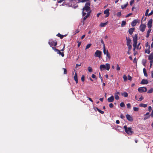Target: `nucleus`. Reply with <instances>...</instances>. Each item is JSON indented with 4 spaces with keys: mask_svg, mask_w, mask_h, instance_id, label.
Masks as SVG:
<instances>
[{
    "mask_svg": "<svg viewBox=\"0 0 153 153\" xmlns=\"http://www.w3.org/2000/svg\"><path fill=\"white\" fill-rule=\"evenodd\" d=\"M48 43L51 46L53 45L55 46L57 45V42L56 41H53L52 40H50Z\"/></svg>",
    "mask_w": 153,
    "mask_h": 153,
    "instance_id": "0eeeda50",
    "label": "nucleus"
},
{
    "mask_svg": "<svg viewBox=\"0 0 153 153\" xmlns=\"http://www.w3.org/2000/svg\"><path fill=\"white\" fill-rule=\"evenodd\" d=\"M133 41L134 42L133 44V46L134 47L133 50L134 51L136 48L137 43V34H135V35L134 36H133Z\"/></svg>",
    "mask_w": 153,
    "mask_h": 153,
    "instance_id": "7ed1b4c3",
    "label": "nucleus"
},
{
    "mask_svg": "<svg viewBox=\"0 0 153 153\" xmlns=\"http://www.w3.org/2000/svg\"><path fill=\"white\" fill-rule=\"evenodd\" d=\"M146 27V25L144 24H141L140 26V29L141 31L143 32Z\"/></svg>",
    "mask_w": 153,
    "mask_h": 153,
    "instance_id": "6e6552de",
    "label": "nucleus"
},
{
    "mask_svg": "<svg viewBox=\"0 0 153 153\" xmlns=\"http://www.w3.org/2000/svg\"><path fill=\"white\" fill-rule=\"evenodd\" d=\"M121 15V12H119L117 13V16L119 17Z\"/></svg>",
    "mask_w": 153,
    "mask_h": 153,
    "instance_id": "c9c22d12",
    "label": "nucleus"
},
{
    "mask_svg": "<svg viewBox=\"0 0 153 153\" xmlns=\"http://www.w3.org/2000/svg\"><path fill=\"white\" fill-rule=\"evenodd\" d=\"M138 90L140 92H144L147 91V89L145 87H141L139 88L138 89Z\"/></svg>",
    "mask_w": 153,
    "mask_h": 153,
    "instance_id": "39448f33",
    "label": "nucleus"
},
{
    "mask_svg": "<svg viewBox=\"0 0 153 153\" xmlns=\"http://www.w3.org/2000/svg\"><path fill=\"white\" fill-rule=\"evenodd\" d=\"M57 36H58V37H60V38L61 39H62V38H63V37H64V36H63V35H61V34H60V33H58V34L57 35Z\"/></svg>",
    "mask_w": 153,
    "mask_h": 153,
    "instance_id": "c756f323",
    "label": "nucleus"
},
{
    "mask_svg": "<svg viewBox=\"0 0 153 153\" xmlns=\"http://www.w3.org/2000/svg\"><path fill=\"white\" fill-rule=\"evenodd\" d=\"M100 68L101 71L105 70L106 68L107 70L108 71L110 68V64L108 63H106L105 65H101L100 66Z\"/></svg>",
    "mask_w": 153,
    "mask_h": 153,
    "instance_id": "f03ea898",
    "label": "nucleus"
},
{
    "mask_svg": "<svg viewBox=\"0 0 153 153\" xmlns=\"http://www.w3.org/2000/svg\"><path fill=\"white\" fill-rule=\"evenodd\" d=\"M81 79L82 82L84 81L85 80V76L84 75L82 76Z\"/></svg>",
    "mask_w": 153,
    "mask_h": 153,
    "instance_id": "4c0bfd02",
    "label": "nucleus"
},
{
    "mask_svg": "<svg viewBox=\"0 0 153 153\" xmlns=\"http://www.w3.org/2000/svg\"><path fill=\"white\" fill-rule=\"evenodd\" d=\"M128 2H127V3L124 5H122L121 6V8L123 9H124L125 8H126L128 5Z\"/></svg>",
    "mask_w": 153,
    "mask_h": 153,
    "instance_id": "4be33fe9",
    "label": "nucleus"
},
{
    "mask_svg": "<svg viewBox=\"0 0 153 153\" xmlns=\"http://www.w3.org/2000/svg\"><path fill=\"white\" fill-rule=\"evenodd\" d=\"M91 44H88L86 47L85 50L88 49L91 46Z\"/></svg>",
    "mask_w": 153,
    "mask_h": 153,
    "instance_id": "7c9ffc66",
    "label": "nucleus"
},
{
    "mask_svg": "<svg viewBox=\"0 0 153 153\" xmlns=\"http://www.w3.org/2000/svg\"><path fill=\"white\" fill-rule=\"evenodd\" d=\"M128 80H131L132 77L128 75Z\"/></svg>",
    "mask_w": 153,
    "mask_h": 153,
    "instance_id": "09e8293b",
    "label": "nucleus"
},
{
    "mask_svg": "<svg viewBox=\"0 0 153 153\" xmlns=\"http://www.w3.org/2000/svg\"><path fill=\"white\" fill-rule=\"evenodd\" d=\"M153 92V88H151L150 90H148L147 92L148 93L150 94Z\"/></svg>",
    "mask_w": 153,
    "mask_h": 153,
    "instance_id": "c85d7f7f",
    "label": "nucleus"
},
{
    "mask_svg": "<svg viewBox=\"0 0 153 153\" xmlns=\"http://www.w3.org/2000/svg\"><path fill=\"white\" fill-rule=\"evenodd\" d=\"M88 98L89 100L91 102H93V100H92L90 98L88 97Z\"/></svg>",
    "mask_w": 153,
    "mask_h": 153,
    "instance_id": "338daca9",
    "label": "nucleus"
},
{
    "mask_svg": "<svg viewBox=\"0 0 153 153\" xmlns=\"http://www.w3.org/2000/svg\"><path fill=\"white\" fill-rule=\"evenodd\" d=\"M109 106L110 108H112L113 107L114 105L112 103H111L109 104Z\"/></svg>",
    "mask_w": 153,
    "mask_h": 153,
    "instance_id": "49530a36",
    "label": "nucleus"
},
{
    "mask_svg": "<svg viewBox=\"0 0 153 153\" xmlns=\"http://www.w3.org/2000/svg\"><path fill=\"white\" fill-rule=\"evenodd\" d=\"M103 48V53L104 54H106V51L105 50V47Z\"/></svg>",
    "mask_w": 153,
    "mask_h": 153,
    "instance_id": "c03bdc74",
    "label": "nucleus"
},
{
    "mask_svg": "<svg viewBox=\"0 0 153 153\" xmlns=\"http://www.w3.org/2000/svg\"><path fill=\"white\" fill-rule=\"evenodd\" d=\"M134 0H131L130 2V5L131 6L134 2Z\"/></svg>",
    "mask_w": 153,
    "mask_h": 153,
    "instance_id": "8fccbe9b",
    "label": "nucleus"
},
{
    "mask_svg": "<svg viewBox=\"0 0 153 153\" xmlns=\"http://www.w3.org/2000/svg\"><path fill=\"white\" fill-rule=\"evenodd\" d=\"M153 53H151L149 57V59L150 60H153Z\"/></svg>",
    "mask_w": 153,
    "mask_h": 153,
    "instance_id": "6ab92c4d",
    "label": "nucleus"
},
{
    "mask_svg": "<svg viewBox=\"0 0 153 153\" xmlns=\"http://www.w3.org/2000/svg\"><path fill=\"white\" fill-rule=\"evenodd\" d=\"M150 51H147V50H146L145 51V53H148V54H149L150 53Z\"/></svg>",
    "mask_w": 153,
    "mask_h": 153,
    "instance_id": "0e129e2a",
    "label": "nucleus"
},
{
    "mask_svg": "<svg viewBox=\"0 0 153 153\" xmlns=\"http://www.w3.org/2000/svg\"><path fill=\"white\" fill-rule=\"evenodd\" d=\"M126 117L127 120L130 121H132L133 120L132 117L129 114H127L126 115Z\"/></svg>",
    "mask_w": 153,
    "mask_h": 153,
    "instance_id": "9b49d317",
    "label": "nucleus"
},
{
    "mask_svg": "<svg viewBox=\"0 0 153 153\" xmlns=\"http://www.w3.org/2000/svg\"><path fill=\"white\" fill-rule=\"evenodd\" d=\"M106 56L108 58V59H110L111 58V56L110 54L109 53L108 50H106Z\"/></svg>",
    "mask_w": 153,
    "mask_h": 153,
    "instance_id": "393cba45",
    "label": "nucleus"
},
{
    "mask_svg": "<svg viewBox=\"0 0 153 153\" xmlns=\"http://www.w3.org/2000/svg\"><path fill=\"white\" fill-rule=\"evenodd\" d=\"M153 62V60H150V67H151L152 65V63Z\"/></svg>",
    "mask_w": 153,
    "mask_h": 153,
    "instance_id": "6e6d98bb",
    "label": "nucleus"
},
{
    "mask_svg": "<svg viewBox=\"0 0 153 153\" xmlns=\"http://www.w3.org/2000/svg\"><path fill=\"white\" fill-rule=\"evenodd\" d=\"M102 53V52L101 51L97 50L95 53L94 56L96 57L100 58Z\"/></svg>",
    "mask_w": 153,
    "mask_h": 153,
    "instance_id": "423d86ee",
    "label": "nucleus"
},
{
    "mask_svg": "<svg viewBox=\"0 0 153 153\" xmlns=\"http://www.w3.org/2000/svg\"><path fill=\"white\" fill-rule=\"evenodd\" d=\"M101 43L103 45V48H104L105 46L103 40L102 39H101Z\"/></svg>",
    "mask_w": 153,
    "mask_h": 153,
    "instance_id": "a19ab883",
    "label": "nucleus"
},
{
    "mask_svg": "<svg viewBox=\"0 0 153 153\" xmlns=\"http://www.w3.org/2000/svg\"><path fill=\"white\" fill-rule=\"evenodd\" d=\"M56 52L58 54L61 55L62 57L64 56V54L63 53L61 52L60 51H59V50H57Z\"/></svg>",
    "mask_w": 153,
    "mask_h": 153,
    "instance_id": "aec40b11",
    "label": "nucleus"
},
{
    "mask_svg": "<svg viewBox=\"0 0 153 153\" xmlns=\"http://www.w3.org/2000/svg\"><path fill=\"white\" fill-rule=\"evenodd\" d=\"M91 77L93 78H95L96 77L95 75L94 74H92L91 76Z\"/></svg>",
    "mask_w": 153,
    "mask_h": 153,
    "instance_id": "bf43d9fd",
    "label": "nucleus"
},
{
    "mask_svg": "<svg viewBox=\"0 0 153 153\" xmlns=\"http://www.w3.org/2000/svg\"><path fill=\"white\" fill-rule=\"evenodd\" d=\"M126 39L127 40L126 44L127 45H130V44L131 42V40L129 37H126Z\"/></svg>",
    "mask_w": 153,
    "mask_h": 153,
    "instance_id": "ddd939ff",
    "label": "nucleus"
},
{
    "mask_svg": "<svg viewBox=\"0 0 153 153\" xmlns=\"http://www.w3.org/2000/svg\"><path fill=\"white\" fill-rule=\"evenodd\" d=\"M137 23V21L136 20H134V21H133L132 22H131V25L132 26L134 27V26H135L136 25Z\"/></svg>",
    "mask_w": 153,
    "mask_h": 153,
    "instance_id": "f3484780",
    "label": "nucleus"
},
{
    "mask_svg": "<svg viewBox=\"0 0 153 153\" xmlns=\"http://www.w3.org/2000/svg\"><path fill=\"white\" fill-rule=\"evenodd\" d=\"M123 78L124 80L125 81H127V77L126 76V75H124L123 76Z\"/></svg>",
    "mask_w": 153,
    "mask_h": 153,
    "instance_id": "2f4dec72",
    "label": "nucleus"
},
{
    "mask_svg": "<svg viewBox=\"0 0 153 153\" xmlns=\"http://www.w3.org/2000/svg\"><path fill=\"white\" fill-rule=\"evenodd\" d=\"M147 104H141L139 106L140 107H143L144 108H146L147 106Z\"/></svg>",
    "mask_w": 153,
    "mask_h": 153,
    "instance_id": "bb28decb",
    "label": "nucleus"
},
{
    "mask_svg": "<svg viewBox=\"0 0 153 153\" xmlns=\"http://www.w3.org/2000/svg\"><path fill=\"white\" fill-rule=\"evenodd\" d=\"M149 112H147L144 115V116H148V115H149Z\"/></svg>",
    "mask_w": 153,
    "mask_h": 153,
    "instance_id": "680f3d73",
    "label": "nucleus"
},
{
    "mask_svg": "<svg viewBox=\"0 0 153 153\" xmlns=\"http://www.w3.org/2000/svg\"><path fill=\"white\" fill-rule=\"evenodd\" d=\"M119 94V92H117L116 93L114 94V97L115 99L117 100H118L119 99V97L118 95V94Z\"/></svg>",
    "mask_w": 153,
    "mask_h": 153,
    "instance_id": "a211bd4d",
    "label": "nucleus"
},
{
    "mask_svg": "<svg viewBox=\"0 0 153 153\" xmlns=\"http://www.w3.org/2000/svg\"><path fill=\"white\" fill-rule=\"evenodd\" d=\"M152 110V107L151 106H149V111H150Z\"/></svg>",
    "mask_w": 153,
    "mask_h": 153,
    "instance_id": "5fc2aeb1",
    "label": "nucleus"
},
{
    "mask_svg": "<svg viewBox=\"0 0 153 153\" xmlns=\"http://www.w3.org/2000/svg\"><path fill=\"white\" fill-rule=\"evenodd\" d=\"M126 22L125 21H123L122 22L121 26L122 27H123L126 24Z\"/></svg>",
    "mask_w": 153,
    "mask_h": 153,
    "instance_id": "cd10ccee",
    "label": "nucleus"
},
{
    "mask_svg": "<svg viewBox=\"0 0 153 153\" xmlns=\"http://www.w3.org/2000/svg\"><path fill=\"white\" fill-rule=\"evenodd\" d=\"M143 72L144 76L146 77H147L148 76V75L146 73V70L145 68H144L143 69Z\"/></svg>",
    "mask_w": 153,
    "mask_h": 153,
    "instance_id": "a878e982",
    "label": "nucleus"
},
{
    "mask_svg": "<svg viewBox=\"0 0 153 153\" xmlns=\"http://www.w3.org/2000/svg\"><path fill=\"white\" fill-rule=\"evenodd\" d=\"M120 117L122 119H123L125 118V116L122 114H121L120 115Z\"/></svg>",
    "mask_w": 153,
    "mask_h": 153,
    "instance_id": "052dcab7",
    "label": "nucleus"
},
{
    "mask_svg": "<svg viewBox=\"0 0 153 153\" xmlns=\"http://www.w3.org/2000/svg\"><path fill=\"white\" fill-rule=\"evenodd\" d=\"M153 14V10H152L151 12L148 14V16H150Z\"/></svg>",
    "mask_w": 153,
    "mask_h": 153,
    "instance_id": "3c124183",
    "label": "nucleus"
},
{
    "mask_svg": "<svg viewBox=\"0 0 153 153\" xmlns=\"http://www.w3.org/2000/svg\"><path fill=\"white\" fill-rule=\"evenodd\" d=\"M107 22H106L105 23H101L100 24V26L101 27H104L106 25H107Z\"/></svg>",
    "mask_w": 153,
    "mask_h": 153,
    "instance_id": "412c9836",
    "label": "nucleus"
},
{
    "mask_svg": "<svg viewBox=\"0 0 153 153\" xmlns=\"http://www.w3.org/2000/svg\"><path fill=\"white\" fill-rule=\"evenodd\" d=\"M99 77L101 79V82H102V81H103V79H102V76H101L100 75V73H99Z\"/></svg>",
    "mask_w": 153,
    "mask_h": 153,
    "instance_id": "37998d69",
    "label": "nucleus"
},
{
    "mask_svg": "<svg viewBox=\"0 0 153 153\" xmlns=\"http://www.w3.org/2000/svg\"><path fill=\"white\" fill-rule=\"evenodd\" d=\"M74 79L75 81H76V83H77L78 82V80L77 76V74L76 73H75L74 76Z\"/></svg>",
    "mask_w": 153,
    "mask_h": 153,
    "instance_id": "dca6fc26",
    "label": "nucleus"
},
{
    "mask_svg": "<svg viewBox=\"0 0 153 153\" xmlns=\"http://www.w3.org/2000/svg\"><path fill=\"white\" fill-rule=\"evenodd\" d=\"M151 73H152V78H153V71H152Z\"/></svg>",
    "mask_w": 153,
    "mask_h": 153,
    "instance_id": "774afa93",
    "label": "nucleus"
},
{
    "mask_svg": "<svg viewBox=\"0 0 153 153\" xmlns=\"http://www.w3.org/2000/svg\"><path fill=\"white\" fill-rule=\"evenodd\" d=\"M98 111L101 114H103L104 112V111H101V110H100V109H98Z\"/></svg>",
    "mask_w": 153,
    "mask_h": 153,
    "instance_id": "de8ad7c7",
    "label": "nucleus"
},
{
    "mask_svg": "<svg viewBox=\"0 0 153 153\" xmlns=\"http://www.w3.org/2000/svg\"><path fill=\"white\" fill-rule=\"evenodd\" d=\"M134 110L135 111H137L139 110V108H138L134 107L133 108Z\"/></svg>",
    "mask_w": 153,
    "mask_h": 153,
    "instance_id": "f704fd0d",
    "label": "nucleus"
},
{
    "mask_svg": "<svg viewBox=\"0 0 153 153\" xmlns=\"http://www.w3.org/2000/svg\"><path fill=\"white\" fill-rule=\"evenodd\" d=\"M78 7V5H77L76 6H72V7L74 8H76V7Z\"/></svg>",
    "mask_w": 153,
    "mask_h": 153,
    "instance_id": "69168bd1",
    "label": "nucleus"
},
{
    "mask_svg": "<svg viewBox=\"0 0 153 153\" xmlns=\"http://www.w3.org/2000/svg\"><path fill=\"white\" fill-rule=\"evenodd\" d=\"M143 97L142 96H141L139 99V100H138V101H141L142 100H143Z\"/></svg>",
    "mask_w": 153,
    "mask_h": 153,
    "instance_id": "603ef678",
    "label": "nucleus"
},
{
    "mask_svg": "<svg viewBox=\"0 0 153 153\" xmlns=\"http://www.w3.org/2000/svg\"><path fill=\"white\" fill-rule=\"evenodd\" d=\"M120 105L121 107H124L125 106V104L123 102H121L120 104Z\"/></svg>",
    "mask_w": 153,
    "mask_h": 153,
    "instance_id": "72a5a7b5",
    "label": "nucleus"
},
{
    "mask_svg": "<svg viewBox=\"0 0 153 153\" xmlns=\"http://www.w3.org/2000/svg\"><path fill=\"white\" fill-rule=\"evenodd\" d=\"M77 42L78 43V47H79L81 45V42L78 41Z\"/></svg>",
    "mask_w": 153,
    "mask_h": 153,
    "instance_id": "864d4df0",
    "label": "nucleus"
},
{
    "mask_svg": "<svg viewBox=\"0 0 153 153\" xmlns=\"http://www.w3.org/2000/svg\"><path fill=\"white\" fill-rule=\"evenodd\" d=\"M114 100V97L113 96H112L110 97L108 99V101L110 102H112Z\"/></svg>",
    "mask_w": 153,
    "mask_h": 153,
    "instance_id": "4468645a",
    "label": "nucleus"
},
{
    "mask_svg": "<svg viewBox=\"0 0 153 153\" xmlns=\"http://www.w3.org/2000/svg\"><path fill=\"white\" fill-rule=\"evenodd\" d=\"M134 30L135 28H132L129 29L128 30L129 33L130 35H132Z\"/></svg>",
    "mask_w": 153,
    "mask_h": 153,
    "instance_id": "2eb2a0df",
    "label": "nucleus"
},
{
    "mask_svg": "<svg viewBox=\"0 0 153 153\" xmlns=\"http://www.w3.org/2000/svg\"><path fill=\"white\" fill-rule=\"evenodd\" d=\"M148 81L146 79H143L140 82V84H147L148 83Z\"/></svg>",
    "mask_w": 153,
    "mask_h": 153,
    "instance_id": "f8f14e48",
    "label": "nucleus"
},
{
    "mask_svg": "<svg viewBox=\"0 0 153 153\" xmlns=\"http://www.w3.org/2000/svg\"><path fill=\"white\" fill-rule=\"evenodd\" d=\"M116 123L117 124H119L120 123V121L119 120H117L116 121Z\"/></svg>",
    "mask_w": 153,
    "mask_h": 153,
    "instance_id": "e2e57ef3",
    "label": "nucleus"
},
{
    "mask_svg": "<svg viewBox=\"0 0 153 153\" xmlns=\"http://www.w3.org/2000/svg\"><path fill=\"white\" fill-rule=\"evenodd\" d=\"M127 106L128 108H130L131 107V104L130 103H128L127 104Z\"/></svg>",
    "mask_w": 153,
    "mask_h": 153,
    "instance_id": "79ce46f5",
    "label": "nucleus"
},
{
    "mask_svg": "<svg viewBox=\"0 0 153 153\" xmlns=\"http://www.w3.org/2000/svg\"><path fill=\"white\" fill-rule=\"evenodd\" d=\"M88 70L89 72H92V68L91 67H88Z\"/></svg>",
    "mask_w": 153,
    "mask_h": 153,
    "instance_id": "473e14b6",
    "label": "nucleus"
},
{
    "mask_svg": "<svg viewBox=\"0 0 153 153\" xmlns=\"http://www.w3.org/2000/svg\"><path fill=\"white\" fill-rule=\"evenodd\" d=\"M109 9H107L104 11V13L106 14L105 17H108L109 15Z\"/></svg>",
    "mask_w": 153,
    "mask_h": 153,
    "instance_id": "9d476101",
    "label": "nucleus"
},
{
    "mask_svg": "<svg viewBox=\"0 0 153 153\" xmlns=\"http://www.w3.org/2000/svg\"><path fill=\"white\" fill-rule=\"evenodd\" d=\"M52 49L53 50H54L56 52H57V50H58V49L56 48H55L54 47H52Z\"/></svg>",
    "mask_w": 153,
    "mask_h": 153,
    "instance_id": "13d9d810",
    "label": "nucleus"
},
{
    "mask_svg": "<svg viewBox=\"0 0 153 153\" xmlns=\"http://www.w3.org/2000/svg\"><path fill=\"white\" fill-rule=\"evenodd\" d=\"M120 69V68L118 64L117 65V71H119Z\"/></svg>",
    "mask_w": 153,
    "mask_h": 153,
    "instance_id": "58836bf2",
    "label": "nucleus"
},
{
    "mask_svg": "<svg viewBox=\"0 0 153 153\" xmlns=\"http://www.w3.org/2000/svg\"><path fill=\"white\" fill-rule=\"evenodd\" d=\"M131 14H132V13H129V14H128V15H127L126 16V17H129V16L130 15H131Z\"/></svg>",
    "mask_w": 153,
    "mask_h": 153,
    "instance_id": "4d7b16f0",
    "label": "nucleus"
},
{
    "mask_svg": "<svg viewBox=\"0 0 153 153\" xmlns=\"http://www.w3.org/2000/svg\"><path fill=\"white\" fill-rule=\"evenodd\" d=\"M64 70V74H67V70L65 68H63Z\"/></svg>",
    "mask_w": 153,
    "mask_h": 153,
    "instance_id": "a18cd8bd",
    "label": "nucleus"
},
{
    "mask_svg": "<svg viewBox=\"0 0 153 153\" xmlns=\"http://www.w3.org/2000/svg\"><path fill=\"white\" fill-rule=\"evenodd\" d=\"M124 128L125 129V132L129 134H131L133 133V131L132 130L131 128L130 127L127 128L126 126H124Z\"/></svg>",
    "mask_w": 153,
    "mask_h": 153,
    "instance_id": "20e7f679",
    "label": "nucleus"
},
{
    "mask_svg": "<svg viewBox=\"0 0 153 153\" xmlns=\"http://www.w3.org/2000/svg\"><path fill=\"white\" fill-rule=\"evenodd\" d=\"M152 19H150L148 21L147 23L148 27L149 29H151L152 26Z\"/></svg>",
    "mask_w": 153,
    "mask_h": 153,
    "instance_id": "1a4fd4ad",
    "label": "nucleus"
},
{
    "mask_svg": "<svg viewBox=\"0 0 153 153\" xmlns=\"http://www.w3.org/2000/svg\"><path fill=\"white\" fill-rule=\"evenodd\" d=\"M151 29H149V30H148L147 35L146 36V37L148 38L149 36V33H150L151 31Z\"/></svg>",
    "mask_w": 153,
    "mask_h": 153,
    "instance_id": "5701e85b",
    "label": "nucleus"
},
{
    "mask_svg": "<svg viewBox=\"0 0 153 153\" xmlns=\"http://www.w3.org/2000/svg\"><path fill=\"white\" fill-rule=\"evenodd\" d=\"M150 116V115L145 116V117L144 118V120H146L147 119L149 118V117Z\"/></svg>",
    "mask_w": 153,
    "mask_h": 153,
    "instance_id": "e433bc0d",
    "label": "nucleus"
},
{
    "mask_svg": "<svg viewBox=\"0 0 153 153\" xmlns=\"http://www.w3.org/2000/svg\"><path fill=\"white\" fill-rule=\"evenodd\" d=\"M121 95L125 97H127L128 96V93L126 92H124L123 93H121Z\"/></svg>",
    "mask_w": 153,
    "mask_h": 153,
    "instance_id": "b1692460",
    "label": "nucleus"
},
{
    "mask_svg": "<svg viewBox=\"0 0 153 153\" xmlns=\"http://www.w3.org/2000/svg\"><path fill=\"white\" fill-rule=\"evenodd\" d=\"M90 4L89 2L86 3L84 7L83 8L82 16H84L83 19V24H84V21H85L90 15V13L91 12L90 8L89 7Z\"/></svg>",
    "mask_w": 153,
    "mask_h": 153,
    "instance_id": "f257e3e1",
    "label": "nucleus"
},
{
    "mask_svg": "<svg viewBox=\"0 0 153 153\" xmlns=\"http://www.w3.org/2000/svg\"><path fill=\"white\" fill-rule=\"evenodd\" d=\"M128 46V48L129 51H130L131 49L132 48V46L131 45H127Z\"/></svg>",
    "mask_w": 153,
    "mask_h": 153,
    "instance_id": "ea45409f",
    "label": "nucleus"
}]
</instances>
